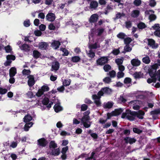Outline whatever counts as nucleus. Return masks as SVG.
I'll list each match as a JSON object with an SVG mask.
<instances>
[{"instance_id": "nucleus-16", "label": "nucleus", "mask_w": 160, "mask_h": 160, "mask_svg": "<svg viewBox=\"0 0 160 160\" xmlns=\"http://www.w3.org/2000/svg\"><path fill=\"white\" fill-rule=\"evenodd\" d=\"M21 49L24 52H28L30 51L31 48L28 44H24L21 46H19Z\"/></svg>"}, {"instance_id": "nucleus-43", "label": "nucleus", "mask_w": 160, "mask_h": 160, "mask_svg": "<svg viewBox=\"0 0 160 160\" xmlns=\"http://www.w3.org/2000/svg\"><path fill=\"white\" fill-rule=\"evenodd\" d=\"M103 81L106 83H109L111 82V80L110 78L106 77L103 79Z\"/></svg>"}, {"instance_id": "nucleus-51", "label": "nucleus", "mask_w": 160, "mask_h": 160, "mask_svg": "<svg viewBox=\"0 0 160 160\" xmlns=\"http://www.w3.org/2000/svg\"><path fill=\"white\" fill-rule=\"evenodd\" d=\"M138 26L140 29H143L146 27V25L144 23L141 22L138 24Z\"/></svg>"}, {"instance_id": "nucleus-17", "label": "nucleus", "mask_w": 160, "mask_h": 160, "mask_svg": "<svg viewBox=\"0 0 160 160\" xmlns=\"http://www.w3.org/2000/svg\"><path fill=\"white\" fill-rule=\"evenodd\" d=\"M60 43L59 41L53 40L51 44V47L55 49H57L59 48Z\"/></svg>"}, {"instance_id": "nucleus-25", "label": "nucleus", "mask_w": 160, "mask_h": 160, "mask_svg": "<svg viewBox=\"0 0 160 160\" xmlns=\"http://www.w3.org/2000/svg\"><path fill=\"white\" fill-rule=\"evenodd\" d=\"M126 143H129L130 144H132L134 143L136 140L134 138H132L129 137H127L124 139Z\"/></svg>"}, {"instance_id": "nucleus-24", "label": "nucleus", "mask_w": 160, "mask_h": 160, "mask_svg": "<svg viewBox=\"0 0 160 160\" xmlns=\"http://www.w3.org/2000/svg\"><path fill=\"white\" fill-rule=\"evenodd\" d=\"M140 14V11L138 10H133L131 13V16L133 18L138 17Z\"/></svg>"}, {"instance_id": "nucleus-41", "label": "nucleus", "mask_w": 160, "mask_h": 160, "mask_svg": "<svg viewBox=\"0 0 160 160\" xmlns=\"http://www.w3.org/2000/svg\"><path fill=\"white\" fill-rule=\"evenodd\" d=\"M7 61L4 63L5 66H9L10 65V55H8L7 57Z\"/></svg>"}, {"instance_id": "nucleus-54", "label": "nucleus", "mask_w": 160, "mask_h": 160, "mask_svg": "<svg viewBox=\"0 0 160 160\" xmlns=\"http://www.w3.org/2000/svg\"><path fill=\"white\" fill-rule=\"evenodd\" d=\"M133 3L135 5L138 6L141 4V0H135Z\"/></svg>"}, {"instance_id": "nucleus-63", "label": "nucleus", "mask_w": 160, "mask_h": 160, "mask_svg": "<svg viewBox=\"0 0 160 160\" xmlns=\"http://www.w3.org/2000/svg\"><path fill=\"white\" fill-rule=\"evenodd\" d=\"M126 101V100L122 96H120L119 98V101L120 102H124Z\"/></svg>"}, {"instance_id": "nucleus-8", "label": "nucleus", "mask_w": 160, "mask_h": 160, "mask_svg": "<svg viewBox=\"0 0 160 160\" xmlns=\"http://www.w3.org/2000/svg\"><path fill=\"white\" fill-rule=\"evenodd\" d=\"M53 100V103H56L54 106V108L55 111L56 112H58L60 111H61L62 108V107L60 105L59 102L57 99H55L54 100Z\"/></svg>"}, {"instance_id": "nucleus-38", "label": "nucleus", "mask_w": 160, "mask_h": 160, "mask_svg": "<svg viewBox=\"0 0 160 160\" xmlns=\"http://www.w3.org/2000/svg\"><path fill=\"white\" fill-rule=\"evenodd\" d=\"M41 54L37 50H34L33 52V55L34 57L37 58H39Z\"/></svg>"}, {"instance_id": "nucleus-42", "label": "nucleus", "mask_w": 160, "mask_h": 160, "mask_svg": "<svg viewBox=\"0 0 160 160\" xmlns=\"http://www.w3.org/2000/svg\"><path fill=\"white\" fill-rule=\"evenodd\" d=\"M152 28L155 31L160 30V26L159 24H155L154 26L152 27Z\"/></svg>"}, {"instance_id": "nucleus-39", "label": "nucleus", "mask_w": 160, "mask_h": 160, "mask_svg": "<svg viewBox=\"0 0 160 160\" xmlns=\"http://www.w3.org/2000/svg\"><path fill=\"white\" fill-rule=\"evenodd\" d=\"M113 104L111 102H108L104 103V107L105 108H110L112 106Z\"/></svg>"}, {"instance_id": "nucleus-40", "label": "nucleus", "mask_w": 160, "mask_h": 160, "mask_svg": "<svg viewBox=\"0 0 160 160\" xmlns=\"http://www.w3.org/2000/svg\"><path fill=\"white\" fill-rule=\"evenodd\" d=\"M71 80L70 79H65L63 81V85L64 86H69L71 83Z\"/></svg>"}, {"instance_id": "nucleus-5", "label": "nucleus", "mask_w": 160, "mask_h": 160, "mask_svg": "<svg viewBox=\"0 0 160 160\" xmlns=\"http://www.w3.org/2000/svg\"><path fill=\"white\" fill-rule=\"evenodd\" d=\"M90 118L88 115H85L81 119V124L86 128L90 127L91 122L89 121Z\"/></svg>"}, {"instance_id": "nucleus-36", "label": "nucleus", "mask_w": 160, "mask_h": 160, "mask_svg": "<svg viewBox=\"0 0 160 160\" xmlns=\"http://www.w3.org/2000/svg\"><path fill=\"white\" fill-rule=\"evenodd\" d=\"M150 114L152 115H154L160 114V108L151 111Z\"/></svg>"}, {"instance_id": "nucleus-48", "label": "nucleus", "mask_w": 160, "mask_h": 160, "mask_svg": "<svg viewBox=\"0 0 160 160\" xmlns=\"http://www.w3.org/2000/svg\"><path fill=\"white\" fill-rule=\"evenodd\" d=\"M22 72L23 75H27L28 76L30 75L29 74L30 73V71L29 70L24 69L23 70Z\"/></svg>"}, {"instance_id": "nucleus-18", "label": "nucleus", "mask_w": 160, "mask_h": 160, "mask_svg": "<svg viewBox=\"0 0 160 160\" xmlns=\"http://www.w3.org/2000/svg\"><path fill=\"white\" fill-rule=\"evenodd\" d=\"M131 63L133 66L138 67L140 65L141 62L138 58H134L131 60Z\"/></svg>"}, {"instance_id": "nucleus-56", "label": "nucleus", "mask_w": 160, "mask_h": 160, "mask_svg": "<svg viewBox=\"0 0 160 160\" xmlns=\"http://www.w3.org/2000/svg\"><path fill=\"white\" fill-rule=\"evenodd\" d=\"M111 66L110 65H107L103 67V69L105 72H107L111 69Z\"/></svg>"}, {"instance_id": "nucleus-37", "label": "nucleus", "mask_w": 160, "mask_h": 160, "mask_svg": "<svg viewBox=\"0 0 160 160\" xmlns=\"http://www.w3.org/2000/svg\"><path fill=\"white\" fill-rule=\"evenodd\" d=\"M157 70V69L156 70ZM156 70L155 72V78H156V80L160 81V69L158 71L156 72Z\"/></svg>"}, {"instance_id": "nucleus-19", "label": "nucleus", "mask_w": 160, "mask_h": 160, "mask_svg": "<svg viewBox=\"0 0 160 160\" xmlns=\"http://www.w3.org/2000/svg\"><path fill=\"white\" fill-rule=\"evenodd\" d=\"M60 153V149L59 148H57L53 149L51 152H48V153L54 156H58L59 154Z\"/></svg>"}, {"instance_id": "nucleus-46", "label": "nucleus", "mask_w": 160, "mask_h": 160, "mask_svg": "<svg viewBox=\"0 0 160 160\" xmlns=\"http://www.w3.org/2000/svg\"><path fill=\"white\" fill-rule=\"evenodd\" d=\"M115 62L118 66L122 65L123 63V60L122 59L118 58L116 59Z\"/></svg>"}, {"instance_id": "nucleus-45", "label": "nucleus", "mask_w": 160, "mask_h": 160, "mask_svg": "<svg viewBox=\"0 0 160 160\" xmlns=\"http://www.w3.org/2000/svg\"><path fill=\"white\" fill-rule=\"evenodd\" d=\"M132 39L129 37L126 38L124 39V43L125 44H129L132 41Z\"/></svg>"}, {"instance_id": "nucleus-13", "label": "nucleus", "mask_w": 160, "mask_h": 160, "mask_svg": "<svg viewBox=\"0 0 160 160\" xmlns=\"http://www.w3.org/2000/svg\"><path fill=\"white\" fill-rule=\"evenodd\" d=\"M27 78L28 79V83L29 86L32 87L33 86L35 82L33 76L32 75H29L27 76Z\"/></svg>"}, {"instance_id": "nucleus-33", "label": "nucleus", "mask_w": 160, "mask_h": 160, "mask_svg": "<svg viewBox=\"0 0 160 160\" xmlns=\"http://www.w3.org/2000/svg\"><path fill=\"white\" fill-rule=\"evenodd\" d=\"M32 119V117L29 115H26L24 118V121L25 122H30V121H31Z\"/></svg>"}, {"instance_id": "nucleus-30", "label": "nucleus", "mask_w": 160, "mask_h": 160, "mask_svg": "<svg viewBox=\"0 0 160 160\" xmlns=\"http://www.w3.org/2000/svg\"><path fill=\"white\" fill-rule=\"evenodd\" d=\"M99 47L100 45L98 42H95L94 44L90 45L88 47L90 49H96Z\"/></svg>"}, {"instance_id": "nucleus-59", "label": "nucleus", "mask_w": 160, "mask_h": 160, "mask_svg": "<svg viewBox=\"0 0 160 160\" xmlns=\"http://www.w3.org/2000/svg\"><path fill=\"white\" fill-rule=\"evenodd\" d=\"M149 18L150 20L153 21L156 19V16L155 15L153 14L152 13L150 15Z\"/></svg>"}, {"instance_id": "nucleus-49", "label": "nucleus", "mask_w": 160, "mask_h": 160, "mask_svg": "<svg viewBox=\"0 0 160 160\" xmlns=\"http://www.w3.org/2000/svg\"><path fill=\"white\" fill-rule=\"evenodd\" d=\"M156 4L155 0H150L149 5L151 7H154Z\"/></svg>"}, {"instance_id": "nucleus-55", "label": "nucleus", "mask_w": 160, "mask_h": 160, "mask_svg": "<svg viewBox=\"0 0 160 160\" xmlns=\"http://www.w3.org/2000/svg\"><path fill=\"white\" fill-rule=\"evenodd\" d=\"M34 33L37 36H40L42 34V32L39 30H36L34 31Z\"/></svg>"}, {"instance_id": "nucleus-29", "label": "nucleus", "mask_w": 160, "mask_h": 160, "mask_svg": "<svg viewBox=\"0 0 160 160\" xmlns=\"http://www.w3.org/2000/svg\"><path fill=\"white\" fill-rule=\"evenodd\" d=\"M86 52L87 55L91 58H93L95 56V53L91 49L88 51L86 50Z\"/></svg>"}, {"instance_id": "nucleus-23", "label": "nucleus", "mask_w": 160, "mask_h": 160, "mask_svg": "<svg viewBox=\"0 0 160 160\" xmlns=\"http://www.w3.org/2000/svg\"><path fill=\"white\" fill-rule=\"evenodd\" d=\"M15 141H12L11 143V147L13 148H16L17 146L18 143L19 142V139L18 137H16L15 139Z\"/></svg>"}, {"instance_id": "nucleus-62", "label": "nucleus", "mask_w": 160, "mask_h": 160, "mask_svg": "<svg viewBox=\"0 0 160 160\" xmlns=\"http://www.w3.org/2000/svg\"><path fill=\"white\" fill-rule=\"evenodd\" d=\"M88 108V106L85 104H82L81 106V110L84 111L86 110Z\"/></svg>"}, {"instance_id": "nucleus-3", "label": "nucleus", "mask_w": 160, "mask_h": 160, "mask_svg": "<svg viewBox=\"0 0 160 160\" xmlns=\"http://www.w3.org/2000/svg\"><path fill=\"white\" fill-rule=\"evenodd\" d=\"M158 69V66L156 64H153L150 66L148 69V73L152 78H148L147 80V82L149 83L152 82H155L156 81V78H155V72L156 69Z\"/></svg>"}, {"instance_id": "nucleus-2", "label": "nucleus", "mask_w": 160, "mask_h": 160, "mask_svg": "<svg viewBox=\"0 0 160 160\" xmlns=\"http://www.w3.org/2000/svg\"><path fill=\"white\" fill-rule=\"evenodd\" d=\"M112 92V90L108 87H105L102 88L98 93L97 95L95 94L92 96V98L94 100V103L97 106L101 105L100 99L101 96H103L104 93L108 94H111Z\"/></svg>"}, {"instance_id": "nucleus-57", "label": "nucleus", "mask_w": 160, "mask_h": 160, "mask_svg": "<svg viewBox=\"0 0 160 160\" xmlns=\"http://www.w3.org/2000/svg\"><path fill=\"white\" fill-rule=\"evenodd\" d=\"M131 82V79L129 78H126L124 80V82L125 84L130 83Z\"/></svg>"}, {"instance_id": "nucleus-10", "label": "nucleus", "mask_w": 160, "mask_h": 160, "mask_svg": "<svg viewBox=\"0 0 160 160\" xmlns=\"http://www.w3.org/2000/svg\"><path fill=\"white\" fill-rule=\"evenodd\" d=\"M148 45L152 48H156L158 47L157 43H155V41L152 39H148Z\"/></svg>"}, {"instance_id": "nucleus-6", "label": "nucleus", "mask_w": 160, "mask_h": 160, "mask_svg": "<svg viewBox=\"0 0 160 160\" xmlns=\"http://www.w3.org/2000/svg\"><path fill=\"white\" fill-rule=\"evenodd\" d=\"M49 90V88L47 85H43L38 90L36 95L38 97H40L44 94V92L48 91Z\"/></svg>"}, {"instance_id": "nucleus-31", "label": "nucleus", "mask_w": 160, "mask_h": 160, "mask_svg": "<svg viewBox=\"0 0 160 160\" xmlns=\"http://www.w3.org/2000/svg\"><path fill=\"white\" fill-rule=\"evenodd\" d=\"M132 50V48L130 46L129 44H126L125 46L124 47V51L122 52L125 53L126 52H130Z\"/></svg>"}, {"instance_id": "nucleus-7", "label": "nucleus", "mask_w": 160, "mask_h": 160, "mask_svg": "<svg viewBox=\"0 0 160 160\" xmlns=\"http://www.w3.org/2000/svg\"><path fill=\"white\" fill-rule=\"evenodd\" d=\"M108 59L107 57H102L98 59L97 61V64L98 65L102 66L107 63Z\"/></svg>"}, {"instance_id": "nucleus-52", "label": "nucleus", "mask_w": 160, "mask_h": 160, "mask_svg": "<svg viewBox=\"0 0 160 160\" xmlns=\"http://www.w3.org/2000/svg\"><path fill=\"white\" fill-rule=\"evenodd\" d=\"M7 92V90L5 88L0 87V94H3L6 93Z\"/></svg>"}, {"instance_id": "nucleus-27", "label": "nucleus", "mask_w": 160, "mask_h": 160, "mask_svg": "<svg viewBox=\"0 0 160 160\" xmlns=\"http://www.w3.org/2000/svg\"><path fill=\"white\" fill-rule=\"evenodd\" d=\"M133 77L136 78H139L143 77V74L141 72H136L133 74Z\"/></svg>"}, {"instance_id": "nucleus-1", "label": "nucleus", "mask_w": 160, "mask_h": 160, "mask_svg": "<svg viewBox=\"0 0 160 160\" xmlns=\"http://www.w3.org/2000/svg\"><path fill=\"white\" fill-rule=\"evenodd\" d=\"M144 115V112L141 110L138 112H132L129 110H127L125 112L122 113L121 117L122 118H126L129 120L133 121L135 116L140 119H142Z\"/></svg>"}, {"instance_id": "nucleus-4", "label": "nucleus", "mask_w": 160, "mask_h": 160, "mask_svg": "<svg viewBox=\"0 0 160 160\" xmlns=\"http://www.w3.org/2000/svg\"><path fill=\"white\" fill-rule=\"evenodd\" d=\"M123 110L122 108L116 109L111 113H108L107 114V118L104 119L102 118H100L99 119V122L101 124L105 123L107 121V119H109L112 116H116L120 114L123 111Z\"/></svg>"}, {"instance_id": "nucleus-44", "label": "nucleus", "mask_w": 160, "mask_h": 160, "mask_svg": "<svg viewBox=\"0 0 160 160\" xmlns=\"http://www.w3.org/2000/svg\"><path fill=\"white\" fill-rule=\"evenodd\" d=\"M80 58L78 56H74L72 58V60L73 62H76L79 61Z\"/></svg>"}, {"instance_id": "nucleus-12", "label": "nucleus", "mask_w": 160, "mask_h": 160, "mask_svg": "<svg viewBox=\"0 0 160 160\" xmlns=\"http://www.w3.org/2000/svg\"><path fill=\"white\" fill-rule=\"evenodd\" d=\"M16 73L17 70L15 67L11 68V83H13L14 82L15 79L12 77L14 76Z\"/></svg>"}, {"instance_id": "nucleus-35", "label": "nucleus", "mask_w": 160, "mask_h": 160, "mask_svg": "<svg viewBox=\"0 0 160 160\" xmlns=\"http://www.w3.org/2000/svg\"><path fill=\"white\" fill-rule=\"evenodd\" d=\"M49 147L50 148L53 149L57 148V145L54 141H51L50 142Z\"/></svg>"}, {"instance_id": "nucleus-26", "label": "nucleus", "mask_w": 160, "mask_h": 160, "mask_svg": "<svg viewBox=\"0 0 160 160\" xmlns=\"http://www.w3.org/2000/svg\"><path fill=\"white\" fill-rule=\"evenodd\" d=\"M98 3L95 1H92L90 3V8L92 9H95L98 6Z\"/></svg>"}, {"instance_id": "nucleus-47", "label": "nucleus", "mask_w": 160, "mask_h": 160, "mask_svg": "<svg viewBox=\"0 0 160 160\" xmlns=\"http://www.w3.org/2000/svg\"><path fill=\"white\" fill-rule=\"evenodd\" d=\"M117 36L119 38L123 39L126 36V35L124 33L120 32L117 35Z\"/></svg>"}, {"instance_id": "nucleus-60", "label": "nucleus", "mask_w": 160, "mask_h": 160, "mask_svg": "<svg viewBox=\"0 0 160 160\" xmlns=\"http://www.w3.org/2000/svg\"><path fill=\"white\" fill-rule=\"evenodd\" d=\"M109 74L111 78H114L116 75V72L113 70L109 72Z\"/></svg>"}, {"instance_id": "nucleus-61", "label": "nucleus", "mask_w": 160, "mask_h": 160, "mask_svg": "<svg viewBox=\"0 0 160 160\" xmlns=\"http://www.w3.org/2000/svg\"><path fill=\"white\" fill-rule=\"evenodd\" d=\"M124 73L122 71L119 72H118L117 77L119 78H121L124 76Z\"/></svg>"}, {"instance_id": "nucleus-53", "label": "nucleus", "mask_w": 160, "mask_h": 160, "mask_svg": "<svg viewBox=\"0 0 160 160\" xmlns=\"http://www.w3.org/2000/svg\"><path fill=\"white\" fill-rule=\"evenodd\" d=\"M23 24L24 26L28 27L30 25V23L29 20H25L23 22Z\"/></svg>"}, {"instance_id": "nucleus-20", "label": "nucleus", "mask_w": 160, "mask_h": 160, "mask_svg": "<svg viewBox=\"0 0 160 160\" xmlns=\"http://www.w3.org/2000/svg\"><path fill=\"white\" fill-rule=\"evenodd\" d=\"M59 67V63L57 62H54L52 63L51 70L56 71L58 69Z\"/></svg>"}, {"instance_id": "nucleus-50", "label": "nucleus", "mask_w": 160, "mask_h": 160, "mask_svg": "<svg viewBox=\"0 0 160 160\" xmlns=\"http://www.w3.org/2000/svg\"><path fill=\"white\" fill-rule=\"evenodd\" d=\"M60 50L62 51L63 52V55L65 56H68V51L66 49L63 48H62L60 49Z\"/></svg>"}, {"instance_id": "nucleus-58", "label": "nucleus", "mask_w": 160, "mask_h": 160, "mask_svg": "<svg viewBox=\"0 0 160 160\" xmlns=\"http://www.w3.org/2000/svg\"><path fill=\"white\" fill-rule=\"evenodd\" d=\"M124 15L123 13H121L120 12H118L116 15V19L119 18L123 16Z\"/></svg>"}, {"instance_id": "nucleus-22", "label": "nucleus", "mask_w": 160, "mask_h": 160, "mask_svg": "<svg viewBox=\"0 0 160 160\" xmlns=\"http://www.w3.org/2000/svg\"><path fill=\"white\" fill-rule=\"evenodd\" d=\"M98 19V16L97 14H94L92 15L90 17L89 21L90 22H96Z\"/></svg>"}, {"instance_id": "nucleus-28", "label": "nucleus", "mask_w": 160, "mask_h": 160, "mask_svg": "<svg viewBox=\"0 0 160 160\" xmlns=\"http://www.w3.org/2000/svg\"><path fill=\"white\" fill-rule=\"evenodd\" d=\"M104 31L103 28H98L96 30V33L98 36H101Z\"/></svg>"}, {"instance_id": "nucleus-64", "label": "nucleus", "mask_w": 160, "mask_h": 160, "mask_svg": "<svg viewBox=\"0 0 160 160\" xmlns=\"http://www.w3.org/2000/svg\"><path fill=\"white\" fill-rule=\"evenodd\" d=\"M133 131L134 132L137 133H139L142 132V131L140 129L135 128H133Z\"/></svg>"}, {"instance_id": "nucleus-34", "label": "nucleus", "mask_w": 160, "mask_h": 160, "mask_svg": "<svg viewBox=\"0 0 160 160\" xmlns=\"http://www.w3.org/2000/svg\"><path fill=\"white\" fill-rule=\"evenodd\" d=\"M142 61L144 63L147 64L150 62L151 60L148 56H146L142 58Z\"/></svg>"}, {"instance_id": "nucleus-9", "label": "nucleus", "mask_w": 160, "mask_h": 160, "mask_svg": "<svg viewBox=\"0 0 160 160\" xmlns=\"http://www.w3.org/2000/svg\"><path fill=\"white\" fill-rule=\"evenodd\" d=\"M141 102L138 100L132 101L130 102V104L133 105L132 108L135 110H138L139 109L141 106Z\"/></svg>"}, {"instance_id": "nucleus-32", "label": "nucleus", "mask_w": 160, "mask_h": 160, "mask_svg": "<svg viewBox=\"0 0 160 160\" xmlns=\"http://www.w3.org/2000/svg\"><path fill=\"white\" fill-rule=\"evenodd\" d=\"M33 124V123L32 122L26 123L24 128V130L26 131H28L29 129L32 126Z\"/></svg>"}, {"instance_id": "nucleus-14", "label": "nucleus", "mask_w": 160, "mask_h": 160, "mask_svg": "<svg viewBox=\"0 0 160 160\" xmlns=\"http://www.w3.org/2000/svg\"><path fill=\"white\" fill-rule=\"evenodd\" d=\"M56 17L54 13H49L46 16V19L50 22H52L54 21Z\"/></svg>"}, {"instance_id": "nucleus-21", "label": "nucleus", "mask_w": 160, "mask_h": 160, "mask_svg": "<svg viewBox=\"0 0 160 160\" xmlns=\"http://www.w3.org/2000/svg\"><path fill=\"white\" fill-rule=\"evenodd\" d=\"M48 46V45L47 43L42 42L39 44L38 48L41 50H44L46 49Z\"/></svg>"}, {"instance_id": "nucleus-11", "label": "nucleus", "mask_w": 160, "mask_h": 160, "mask_svg": "<svg viewBox=\"0 0 160 160\" xmlns=\"http://www.w3.org/2000/svg\"><path fill=\"white\" fill-rule=\"evenodd\" d=\"M47 144V141L44 138H42L38 140L37 144L40 147H45Z\"/></svg>"}, {"instance_id": "nucleus-15", "label": "nucleus", "mask_w": 160, "mask_h": 160, "mask_svg": "<svg viewBox=\"0 0 160 160\" xmlns=\"http://www.w3.org/2000/svg\"><path fill=\"white\" fill-rule=\"evenodd\" d=\"M42 103L44 105H47V108H50L53 104V102H49L48 98H45L42 100Z\"/></svg>"}]
</instances>
